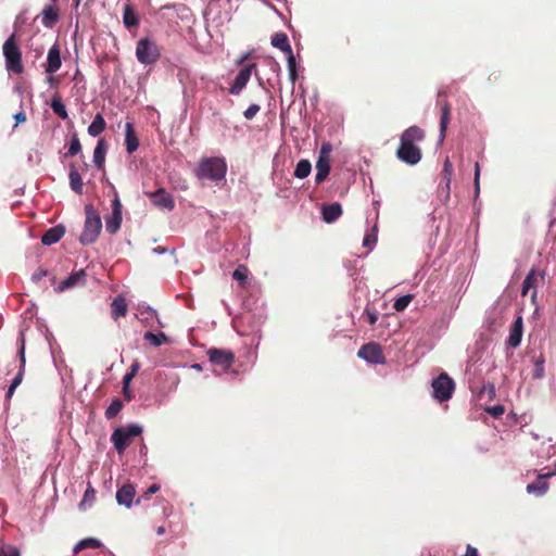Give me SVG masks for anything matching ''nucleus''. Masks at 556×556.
<instances>
[{
	"mask_svg": "<svg viewBox=\"0 0 556 556\" xmlns=\"http://www.w3.org/2000/svg\"><path fill=\"white\" fill-rule=\"evenodd\" d=\"M425 138V131L416 125L405 129L401 135L400 146L396 150L397 159L412 166L419 163L422 153L417 143L424 141Z\"/></svg>",
	"mask_w": 556,
	"mask_h": 556,
	"instance_id": "nucleus-1",
	"label": "nucleus"
},
{
	"mask_svg": "<svg viewBox=\"0 0 556 556\" xmlns=\"http://www.w3.org/2000/svg\"><path fill=\"white\" fill-rule=\"evenodd\" d=\"M86 219L84 224V230L79 236V242L84 245L91 244L98 239L101 229L102 220L100 214L93 207L92 204L85 205Z\"/></svg>",
	"mask_w": 556,
	"mask_h": 556,
	"instance_id": "nucleus-2",
	"label": "nucleus"
},
{
	"mask_svg": "<svg viewBox=\"0 0 556 556\" xmlns=\"http://www.w3.org/2000/svg\"><path fill=\"white\" fill-rule=\"evenodd\" d=\"M3 55L5 59V67L9 72L14 74H22L24 65L22 61V51L17 45L15 33H13L2 46Z\"/></svg>",
	"mask_w": 556,
	"mask_h": 556,
	"instance_id": "nucleus-3",
	"label": "nucleus"
},
{
	"mask_svg": "<svg viewBox=\"0 0 556 556\" xmlns=\"http://www.w3.org/2000/svg\"><path fill=\"white\" fill-rule=\"evenodd\" d=\"M227 166L224 160L218 157H208L200 162L197 169L199 179H208L212 181H219L226 175Z\"/></svg>",
	"mask_w": 556,
	"mask_h": 556,
	"instance_id": "nucleus-4",
	"label": "nucleus"
},
{
	"mask_svg": "<svg viewBox=\"0 0 556 556\" xmlns=\"http://www.w3.org/2000/svg\"><path fill=\"white\" fill-rule=\"evenodd\" d=\"M142 433V427L131 424L126 427L115 429L111 435V441L118 454H123L131 443V439Z\"/></svg>",
	"mask_w": 556,
	"mask_h": 556,
	"instance_id": "nucleus-5",
	"label": "nucleus"
},
{
	"mask_svg": "<svg viewBox=\"0 0 556 556\" xmlns=\"http://www.w3.org/2000/svg\"><path fill=\"white\" fill-rule=\"evenodd\" d=\"M432 389L433 397L439 402H444L452 397L455 390V382L447 374L442 372L433 379Z\"/></svg>",
	"mask_w": 556,
	"mask_h": 556,
	"instance_id": "nucleus-6",
	"label": "nucleus"
},
{
	"mask_svg": "<svg viewBox=\"0 0 556 556\" xmlns=\"http://www.w3.org/2000/svg\"><path fill=\"white\" fill-rule=\"evenodd\" d=\"M136 56L144 65L154 64L160 58V50L155 42L149 38H142L137 42Z\"/></svg>",
	"mask_w": 556,
	"mask_h": 556,
	"instance_id": "nucleus-7",
	"label": "nucleus"
},
{
	"mask_svg": "<svg viewBox=\"0 0 556 556\" xmlns=\"http://www.w3.org/2000/svg\"><path fill=\"white\" fill-rule=\"evenodd\" d=\"M207 355L212 364L219 366L224 372H227L235 362L233 353L223 349H210Z\"/></svg>",
	"mask_w": 556,
	"mask_h": 556,
	"instance_id": "nucleus-8",
	"label": "nucleus"
},
{
	"mask_svg": "<svg viewBox=\"0 0 556 556\" xmlns=\"http://www.w3.org/2000/svg\"><path fill=\"white\" fill-rule=\"evenodd\" d=\"M357 356L371 364H384L386 357L383 355L380 344L369 342L361 346Z\"/></svg>",
	"mask_w": 556,
	"mask_h": 556,
	"instance_id": "nucleus-9",
	"label": "nucleus"
},
{
	"mask_svg": "<svg viewBox=\"0 0 556 556\" xmlns=\"http://www.w3.org/2000/svg\"><path fill=\"white\" fill-rule=\"evenodd\" d=\"M148 197L151 202L160 208L172 211L175 207L174 198L164 188H160L154 192H149Z\"/></svg>",
	"mask_w": 556,
	"mask_h": 556,
	"instance_id": "nucleus-10",
	"label": "nucleus"
},
{
	"mask_svg": "<svg viewBox=\"0 0 556 556\" xmlns=\"http://www.w3.org/2000/svg\"><path fill=\"white\" fill-rule=\"evenodd\" d=\"M445 94L440 91L438 93V105L441 108L440 115V141H443L446 135V129L451 121V104L446 100H442L441 97Z\"/></svg>",
	"mask_w": 556,
	"mask_h": 556,
	"instance_id": "nucleus-11",
	"label": "nucleus"
},
{
	"mask_svg": "<svg viewBox=\"0 0 556 556\" xmlns=\"http://www.w3.org/2000/svg\"><path fill=\"white\" fill-rule=\"evenodd\" d=\"M539 278L541 280L544 279V275L543 274H539L534 268H532L528 275L526 276L525 280H523V283H522V289H521V295L522 296H526L529 291L532 290L531 292V300L534 301L535 298H536V286H538V282H539Z\"/></svg>",
	"mask_w": 556,
	"mask_h": 556,
	"instance_id": "nucleus-12",
	"label": "nucleus"
},
{
	"mask_svg": "<svg viewBox=\"0 0 556 556\" xmlns=\"http://www.w3.org/2000/svg\"><path fill=\"white\" fill-rule=\"evenodd\" d=\"M62 65L61 51L58 45H53L49 51L46 63V73L53 74L60 70Z\"/></svg>",
	"mask_w": 556,
	"mask_h": 556,
	"instance_id": "nucleus-13",
	"label": "nucleus"
},
{
	"mask_svg": "<svg viewBox=\"0 0 556 556\" xmlns=\"http://www.w3.org/2000/svg\"><path fill=\"white\" fill-rule=\"evenodd\" d=\"M135 495V486L131 483H126L121 489L117 490L116 501L119 505H124L127 508H130L134 503Z\"/></svg>",
	"mask_w": 556,
	"mask_h": 556,
	"instance_id": "nucleus-14",
	"label": "nucleus"
},
{
	"mask_svg": "<svg viewBox=\"0 0 556 556\" xmlns=\"http://www.w3.org/2000/svg\"><path fill=\"white\" fill-rule=\"evenodd\" d=\"M342 215V206L340 203L323 204L321 218L324 222L331 224Z\"/></svg>",
	"mask_w": 556,
	"mask_h": 556,
	"instance_id": "nucleus-15",
	"label": "nucleus"
},
{
	"mask_svg": "<svg viewBox=\"0 0 556 556\" xmlns=\"http://www.w3.org/2000/svg\"><path fill=\"white\" fill-rule=\"evenodd\" d=\"M65 235V227L63 225H56L48 229L41 237V242L45 245H52L59 242Z\"/></svg>",
	"mask_w": 556,
	"mask_h": 556,
	"instance_id": "nucleus-16",
	"label": "nucleus"
},
{
	"mask_svg": "<svg viewBox=\"0 0 556 556\" xmlns=\"http://www.w3.org/2000/svg\"><path fill=\"white\" fill-rule=\"evenodd\" d=\"M86 278V271L85 269H79L78 271H75L71 274L66 279H64L58 287L59 291H64L66 289L73 288L78 285H84Z\"/></svg>",
	"mask_w": 556,
	"mask_h": 556,
	"instance_id": "nucleus-17",
	"label": "nucleus"
},
{
	"mask_svg": "<svg viewBox=\"0 0 556 556\" xmlns=\"http://www.w3.org/2000/svg\"><path fill=\"white\" fill-rule=\"evenodd\" d=\"M522 329H523L522 317L518 316L513 324V327L510 329V333H509V337L507 340V343L509 346L517 348L520 344L521 338H522Z\"/></svg>",
	"mask_w": 556,
	"mask_h": 556,
	"instance_id": "nucleus-18",
	"label": "nucleus"
},
{
	"mask_svg": "<svg viewBox=\"0 0 556 556\" xmlns=\"http://www.w3.org/2000/svg\"><path fill=\"white\" fill-rule=\"evenodd\" d=\"M316 176H315V182L317 185L321 184L326 180L330 173V161L328 156H319L316 162Z\"/></svg>",
	"mask_w": 556,
	"mask_h": 556,
	"instance_id": "nucleus-19",
	"label": "nucleus"
},
{
	"mask_svg": "<svg viewBox=\"0 0 556 556\" xmlns=\"http://www.w3.org/2000/svg\"><path fill=\"white\" fill-rule=\"evenodd\" d=\"M125 144L129 154L134 153L139 147V139L131 123L125 125Z\"/></svg>",
	"mask_w": 556,
	"mask_h": 556,
	"instance_id": "nucleus-20",
	"label": "nucleus"
},
{
	"mask_svg": "<svg viewBox=\"0 0 556 556\" xmlns=\"http://www.w3.org/2000/svg\"><path fill=\"white\" fill-rule=\"evenodd\" d=\"M128 307L126 299L122 295H117L111 303V315L114 320L119 317H124L127 314Z\"/></svg>",
	"mask_w": 556,
	"mask_h": 556,
	"instance_id": "nucleus-21",
	"label": "nucleus"
},
{
	"mask_svg": "<svg viewBox=\"0 0 556 556\" xmlns=\"http://www.w3.org/2000/svg\"><path fill=\"white\" fill-rule=\"evenodd\" d=\"M42 24L45 27L52 28L59 21V9L52 5H47L42 10Z\"/></svg>",
	"mask_w": 556,
	"mask_h": 556,
	"instance_id": "nucleus-22",
	"label": "nucleus"
},
{
	"mask_svg": "<svg viewBox=\"0 0 556 556\" xmlns=\"http://www.w3.org/2000/svg\"><path fill=\"white\" fill-rule=\"evenodd\" d=\"M453 173H454L453 164L450 161V159L446 157L444 163H443V168H442V173H441V175H442V182L444 184L443 188H444L446 198L450 197L451 181H452Z\"/></svg>",
	"mask_w": 556,
	"mask_h": 556,
	"instance_id": "nucleus-23",
	"label": "nucleus"
},
{
	"mask_svg": "<svg viewBox=\"0 0 556 556\" xmlns=\"http://www.w3.org/2000/svg\"><path fill=\"white\" fill-rule=\"evenodd\" d=\"M106 148L105 140L100 139L93 150V163L99 169H102L104 166Z\"/></svg>",
	"mask_w": 556,
	"mask_h": 556,
	"instance_id": "nucleus-24",
	"label": "nucleus"
},
{
	"mask_svg": "<svg viewBox=\"0 0 556 556\" xmlns=\"http://www.w3.org/2000/svg\"><path fill=\"white\" fill-rule=\"evenodd\" d=\"M123 23L126 28L130 29L139 25L138 15L130 4H126L123 10Z\"/></svg>",
	"mask_w": 556,
	"mask_h": 556,
	"instance_id": "nucleus-25",
	"label": "nucleus"
},
{
	"mask_svg": "<svg viewBox=\"0 0 556 556\" xmlns=\"http://www.w3.org/2000/svg\"><path fill=\"white\" fill-rule=\"evenodd\" d=\"M68 178L72 190L77 194H83V179L75 164L70 165Z\"/></svg>",
	"mask_w": 556,
	"mask_h": 556,
	"instance_id": "nucleus-26",
	"label": "nucleus"
},
{
	"mask_svg": "<svg viewBox=\"0 0 556 556\" xmlns=\"http://www.w3.org/2000/svg\"><path fill=\"white\" fill-rule=\"evenodd\" d=\"M105 127H106V122H105L104 117L102 116V114L98 113L94 116L92 123L88 127V134L92 137H97L101 132L104 131Z\"/></svg>",
	"mask_w": 556,
	"mask_h": 556,
	"instance_id": "nucleus-27",
	"label": "nucleus"
},
{
	"mask_svg": "<svg viewBox=\"0 0 556 556\" xmlns=\"http://www.w3.org/2000/svg\"><path fill=\"white\" fill-rule=\"evenodd\" d=\"M271 45L287 54L292 52L288 36L285 33H278L271 38Z\"/></svg>",
	"mask_w": 556,
	"mask_h": 556,
	"instance_id": "nucleus-28",
	"label": "nucleus"
},
{
	"mask_svg": "<svg viewBox=\"0 0 556 556\" xmlns=\"http://www.w3.org/2000/svg\"><path fill=\"white\" fill-rule=\"evenodd\" d=\"M122 213H111V215L105 220L106 231L111 235H114L118 231L122 224Z\"/></svg>",
	"mask_w": 556,
	"mask_h": 556,
	"instance_id": "nucleus-29",
	"label": "nucleus"
},
{
	"mask_svg": "<svg viewBox=\"0 0 556 556\" xmlns=\"http://www.w3.org/2000/svg\"><path fill=\"white\" fill-rule=\"evenodd\" d=\"M102 543L100 540L94 538H86L80 540L73 548L74 554H78L85 548H100Z\"/></svg>",
	"mask_w": 556,
	"mask_h": 556,
	"instance_id": "nucleus-30",
	"label": "nucleus"
},
{
	"mask_svg": "<svg viewBox=\"0 0 556 556\" xmlns=\"http://www.w3.org/2000/svg\"><path fill=\"white\" fill-rule=\"evenodd\" d=\"M548 490V483L544 480V477L540 476L539 479L527 485L528 493H533L538 496L543 495Z\"/></svg>",
	"mask_w": 556,
	"mask_h": 556,
	"instance_id": "nucleus-31",
	"label": "nucleus"
},
{
	"mask_svg": "<svg viewBox=\"0 0 556 556\" xmlns=\"http://www.w3.org/2000/svg\"><path fill=\"white\" fill-rule=\"evenodd\" d=\"M52 111L62 119H67L68 114L62 99L59 94H54L51 101Z\"/></svg>",
	"mask_w": 556,
	"mask_h": 556,
	"instance_id": "nucleus-32",
	"label": "nucleus"
},
{
	"mask_svg": "<svg viewBox=\"0 0 556 556\" xmlns=\"http://www.w3.org/2000/svg\"><path fill=\"white\" fill-rule=\"evenodd\" d=\"M311 170H312V165H311L309 161L308 160H300L295 166L293 175L296 178L304 179L311 174Z\"/></svg>",
	"mask_w": 556,
	"mask_h": 556,
	"instance_id": "nucleus-33",
	"label": "nucleus"
},
{
	"mask_svg": "<svg viewBox=\"0 0 556 556\" xmlns=\"http://www.w3.org/2000/svg\"><path fill=\"white\" fill-rule=\"evenodd\" d=\"M144 340L149 341L154 346H161L162 344L168 341L167 336L164 332L153 333L151 331H147L143 334Z\"/></svg>",
	"mask_w": 556,
	"mask_h": 556,
	"instance_id": "nucleus-34",
	"label": "nucleus"
},
{
	"mask_svg": "<svg viewBox=\"0 0 556 556\" xmlns=\"http://www.w3.org/2000/svg\"><path fill=\"white\" fill-rule=\"evenodd\" d=\"M24 374H25V369L23 368H20L16 376L14 377V379L12 380L8 391H7V394H5V399L7 400H11V397L13 396L14 394V391L15 389L22 383L23 381V378H24Z\"/></svg>",
	"mask_w": 556,
	"mask_h": 556,
	"instance_id": "nucleus-35",
	"label": "nucleus"
},
{
	"mask_svg": "<svg viewBox=\"0 0 556 556\" xmlns=\"http://www.w3.org/2000/svg\"><path fill=\"white\" fill-rule=\"evenodd\" d=\"M287 62H288L289 78L292 81V84H294L295 80L298 79V72H296V61L293 55V52H290L287 54Z\"/></svg>",
	"mask_w": 556,
	"mask_h": 556,
	"instance_id": "nucleus-36",
	"label": "nucleus"
},
{
	"mask_svg": "<svg viewBox=\"0 0 556 556\" xmlns=\"http://www.w3.org/2000/svg\"><path fill=\"white\" fill-rule=\"evenodd\" d=\"M123 408V402L119 399H115L105 410V417L112 419L118 415Z\"/></svg>",
	"mask_w": 556,
	"mask_h": 556,
	"instance_id": "nucleus-37",
	"label": "nucleus"
},
{
	"mask_svg": "<svg viewBox=\"0 0 556 556\" xmlns=\"http://www.w3.org/2000/svg\"><path fill=\"white\" fill-rule=\"evenodd\" d=\"M94 500H96V490L93 489V486L90 483H88L87 489L84 493L83 500L79 504L80 508H83L86 504H88L89 506L92 505Z\"/></svg>",
	"mask_w": 556,
	"mask_h": 556,
	"instance_id": "nucleus-38",
	"label": "nucleus"
},
{
	"mask_svg": "<svg viewBox=\"0 0 556 556\" xmlns=\"http://www.w3.org/2000/svg\"><path fill=\"white\" fill-rule=\"evenodd\" d=\"M81 151V144L78 138V135L75 132L72 136L71 144L68 148V151L66 152V156H75Z\"/></svg>",
	"mask_w": 556,
	"mask_h": 556,
	"instance_id": "nucleus-39",
	"label": "nucleus"
},
{
	"mask_svg": "<svg viewBox=\"0 0 556 556\" xmlns=\"http://www.w3.org/2000/svg\"><path fill=\"white\" fill-rule=\"evenodd\" d=\"M242 89H243V68H241L238 72V74L236 76V79H235L232 86L229 89V92L231 94H239Z\"/></svg>",
	"mask_w": 556,
	"mask_h": 556,
	"instance_id": "nucleus-40",
	"label": "nucleus"
},
{
	"mask_svg": "<svg viewBox=\"0 0 556 556\" xmlns=\"http://www.w3.org/2000/svg\"><path fill=\"white\" fill-rule=\"evenodd\" d=\"M412 300H413V295L412 294L403 295V296H401V298L395 300V302L393 304V308L396 312H403L409 305Z\"/></svg>",
	"mask_w": 556,
	"mask_h": 556,
	"instance_id": "nucleus-41",
	"label": "nucleus"
},
{
	"mask_svg": "<svg viewBox=\"0 0 556 556\" xmlns=\"http://www.w3.org/2000/svg\"><path fill=\"white\" fill-rule=\"evenodd\" d=\"M0 556H21V552L12 544H3L0 547Z\"/></svg>",
	"mask_w": 556,
	"mask_h": 556,
	"instance_id": "nucleus-42",
	"label": "nucleus"
},
{
	"mask_svg": "<svg viewBox=\"0 0 556 556\" xmlns=\"http://www.w3.org/2000/svg\"><path fill=\"white\" fill-rule=\"evenodd\" d=\"M369 325L374 326L378 320V312L367 306L363 313Z\"/></svg>",
	"mask_w": 556,
	"mask_h": 556,
	"instance_id": "nucleus-43",
	"label": "nucleus"
},
{
	"mask_svg": "<svg viewBox=\"0 0 556 556\" xmlns=\"http://www.w3.org/2000/svg\"><path fill=\"white\" fill-rule=\"evenodd\" d=\"M18 357H20V363H21L20 368L25 369L26 357H25V340H24L23 333H21V337H20Z\"/></svg>",
	"mask_w": 556,
	"mask_h": 556,
	"instance_id": "nucleus-44",
	"label": "nucleus"
},
{
	"mask_svg": "<svg viewBox=\"0 0 556 556\" xmlns=\"http://www.w3.org/2000/svg\"><path fill=\"white\" fill-rule=\"evenodd\" d=\"M473 185H475V193H476V197H477L479 194V192H480V166H479V163L475 164Z\"/></svg>",
	"mask_w": 556,
	"mask_h": 556,
	"instance_id": "nucleus-45",
	"label": "nucleus"
},
{
	"mask_svg": "<svg viewBox=\"0 0 556 556\" xmlns=\"http://www.w3.org/2000/svg\"><path fill=\"white\" fill-rule=\"evenodd\" d=\"M160 490V485L159 484H152L150 485L146 493L141 496V497H138L137 501H136V504H140L141 503V498H148L149 496H151L152 494L156 493L157 491Z\"/></svg>",
	"mask_w": 556,
	"mask_h": 556,
	"instance_id": "nucleus-46",
	"label": "nucleus"
},
{
	"mask_svg": "<svg viewBox=\"0 0 556 556\" xmlns=\"http://www.w3.org/2000/svg\"><path fill=\"white\" fill-rule=\"evenodd\" d=\"M486 412L489 414H491L494 418H498L504 414L505 409H504L503 405H495V406L489 407L486 409Z\"/></svg>",
	"mask_w": 556,
	"mask_h": 556,
	"instance_id": "nucleus-47",
	"label": "nucleus"
},
{
	"mask_svg": "<svg viewBox=\"0 0 556 556\" xmlns=\"http://www.w3.org/2000/svg\"><path fill=\"white\" fill-rule=\"evenodd\" d=\"M232 277L239 282L240 286H243V265H239L235 269Z\"/></svg>",
	"mask_w": 556,
	"mask_h": 556,
	"instance_id": "nucleus-48",
	"label": "nucleus"
},
{
	"mask_svg": "<svg viewBox=\"0 0 556 556\" xmlns=\"http://www.w3.org/2000/svg\"><path fill=\"white\" fill-rule=\"evenodd\" d=\"M260 105L258 104H251L247 110H245V118L250 119L252 117H254L256 115V113L260 111Z\"/></svg>",
	"mask_w": 556,
	"mask_h": 556,
	"instance_id": "nucleus-49",
	"label": "nucleus"
},
{
	"mask_svg": "<svg viewBox=\"0 0 556 556\" xmlns=\"http://www.w3.org/2000/svg\"><path fill=\"white\" fill-rule=\"evenodd\" d=\"M488 393V397L490 400H492L494 396H495V388L493 384H486V386H483V388L481 389L480 391V395L482 396L483 393Z\"/></svg>",
	"mask_w": 556,
	"mask_h": 556,
	"instance_id": "nucleus-50",
	"label": "nucleus"
},
{
	"mask_svg": "<svg viewBox=\"0 0 556 556\" xmlns=\"http://www.w3.org/2000/svg\"><path fill=\"white\" fill-rule=\"evenodd\" d=\"M122 208H123V206H122L121 200H119L117 193H115L114 199L112 201V212L113 213H122Z\"/></svg>",
	"mask_w": 556,
	"mask_h": 556,
	"instance_id": "nucleus-51",
	"label": "nucleus"
},
{
	"mask_svg": "<svg viewBox=\"0 0 556 556\" xmlns=\"http://www.w3.org/2000/svg\"><path fill=\"white\" fill-rule=\"evenodd\" d=\"M47 270L42 269V268H38L34 274H33V280L34 281H39L41 280L43 277L47 276Z\"/></svg>",
	"mask_w": 556,
	"mask_h": 556,
	"instance_id": "nucleus-52",
	"label": "nucleus"
},
{
	"mask_svg": "<svg viewBox=\"0 0 556 556\" xmlns=\"http://www.w3.org/2000/svg\"><path fill=\"white\" fill-rule=\"evenodd\" d=\"M254 67H255V64L248 62V56L245 55V83L248 81Z\"/></svg>",
	"mask_w": 556,
	"mask_h": 556,
	"instance_id": "nucleus-53",
	"label": "nucleus"
},
{
	"mask_svg": "<svg viewBox=\"0 0 556 556\" xmlns=\"http://www.w3.org/2000/svg\"><path fill=\"white\" fill-rule=\"evenodd\" d=\"M13 117H14V119L16 122L14 127H16L20 123H24L26 121V114L23 111L14 114Z\"/></svg>",
	"mask_w": 556,
	"mask_h": 556,
	"instance_id": "nucleus-54",
	"label": "nucleus"
},
{
	"mask_svg": "<svg viewBox=\"0 0 556 556\" xmlns=\"http://www.w3.org/2000/svg\"><path fill=\"white\" fill-rule=\"evenodd\" d=\"M464 556H479L478 549L470 544L466 547V553Z\"/></svg>",
	"mask_w": 556,
	"mask_h": 556,
	"instance_id": "nucleus-55",
	"label": "nucleus"
},
{
	"mask_svg": "<svg viewBox=\"0 0 556 556\" xmlns=\"http://www.w3.org/2000/svg\"><path fill=\"white\" fill-rule=\"evenodd\" d=\"M134 377L135 376L132 374H130L129 371L124 376V378H123L124 389L127 390V387L129 386V383Z\"/></svg>",
	"mask_w": 556,
	"mask_h": 556,
	"instance_id": "nucleus-56",
	"label": "nucleus"
},
{
	"mask_svg": "<svg viewBox=\"0 0 556 556\" xmlns=\"http://www.w3.org/2000/svg\"><path fill=\"white\" fill-rule=\"evenodd\" d=\"M331 151V146L330 143H325L323 144L321 149H320V154L319 156H328V153Z\"/></svg>",
	"mask_w": 556,
	"mask_h": 556,
	"instance_id": "nucleus-57",
	"label": "nucleus"
},
{
	"mask_svg": "<svg viewBox=\"0 0 556 556\" xmlns=\"http://www.w3.org/2000/svg\"><path fill=\"white\" fill-rule=\"evenodd\" d=\"M123 393L127 401H130L132 399V394L129 390V386L127 387V390L123 388Z\"/></svg>",
	"mask_w": 556,
	"mask_h": 556,
	"instance_id": "nucleus-58",
	"label": "nucleus"
},
{
	"mask_svg": "<svg viewBox=\"0 0 556 556\" xmlns=\"http://www.w3.org/2000/svg\"><path fill=\"white\" fill-rule=\"evenodd\" d=\"M138 370H139V364L136 362V363H134V364L131 365L129 372H130V374H132L134 376H136V374L138 372Z\"/></svg>",
	"mask_w": 556,
	"mask_h": 556,
	"instance_id": "nucleus-59",
	"label": "nucleus"
},
{
	"mask_svg": "<svg viewBox=\"0 0 556 556\" xmlns=\"http://www.w3.org/2000/svg\"><path fill=\"white\" fill-rule=\"evenodd\" d=\"M370 241H371V236H370V235H367V236L364 238V242H363V244H364V245H369V244H370Z\"/></svg>",
	"mask_w": 556,
	"mask_h": 556,
	"instance_id": "nucleus-60",
	"label": "nucleus"
},
{
	"mask_svg": "<svg viewBox=\"0 0 556 556\" xmlns=\"http://www.w3.org/2000/svg\"><path fill=\"white\" fill-rule=\"evenodd\" d=\"M156 533H157L159 535L164 534V533H165V528H164L163 526L159 527V528L156 529Z\"/></svg>",
	"mask_w": 556,
	"mask_h": 556,
	"instance_id": "nucleus-61",
	"label": "nucleus"
},
{
	"mask_svg": "<svg viewBox=\"0 0 556 556\" xmlns=\"http://www.w3.org/2000/svg\"><path fill=\"white\" fill-rule=\"evenodd\" d=\"M236 63H237V64H242V63H243V55L239 56V58L236 60Z\"/></svg>",
	"mask_w": 556,
	"mask_h": 556,
	"instance_id": "nucleus-62",
	"label": "nucleus"
},
{
	"mask_svg": "<svg viewBox=\"0 0 556 556\" xmlns=\"http://www.w3.org/2000/svg\"><path fill=\"white\" fill-rule=\"evenodd\" d=\"M81 0H74L75 5L78 7Z\"/></svg>",
	"mask_w": 556,
	"mask_h": 556,
	"instance_id": "nucleus-63",
	"label": "nucleus"
},
{
	"mask_svg": "<svg viewBox=\"0 0 556 556\" xmlns=\"http://www.w3.org/2000/svg\"><path fill=\"white\" fill-rule=\"evenodd\" d=\"M48 80H49V83H53L54 78L53 77H49Z\"/></svg>",
	"mask_w": 556,
	"mask_h": 556,
	"instance_id": "nucleus-64",
	"label": "nucleus"
}]
</instances>
